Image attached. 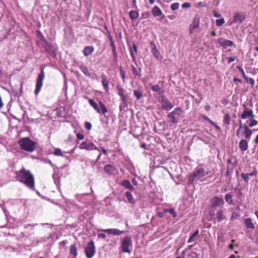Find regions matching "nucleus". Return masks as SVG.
Wrapping results in <instances>:
<instances>
[{"label": "nucleus", "mask_w": 258, "mask_h": 258, "mask_svg": "<svg viewBox=\"0 0 258 258\" xmlns=\"http://www.w3.org/2000/svg\"><path fill=\"white\" fill-rule=\"evenodd\" d=\"M54 155L57 156H62L63 153L59 148H56L53 152Z\"/></svg>", "instance_id": "obj_42"}, {"label": "nucleus", "mask_w": 258, "mask_h": 258, "mask_svg": "<svg viewBox=\"0 0 258 258\" xmlns=\"http://www.w3.org/2000/svg\"><path fill=\"white\" fill-rule=\"evenodd\" d=\"M131 69H132V73L135 77H141V75L138 73L137 69L136 68V67L132 65L131 66Z\"/></svg>", "instance_id": "obj_39"}, {"label": "nucleus", "mask_w": 258, "mask_h": 258, "mask_svg": "<svg viewBox=\"0 0 258 258\" xmlns=\"http://www.w3.org/2000/svg\"><path fill=\"white\" fill-rule=\"evenodd\" d=\"M96 252L95 246L93 241L91 240L87 244L85 249V252L87 258H92Z\"/></svg>", "instance_id": "obj_8"}, {"label": "nucleus", "mask_w": 258, "mask_h": 258, "mask_svg": "<svg viewBox=\"0 0 258 258\" xmlns=\"http://www.w3.org/2000/svg\"><path fill=\"white\" fill-rule=\"evenodd\" d=\"M218 43L224 48H226L227 47H232L233 46L234 48L236 47V45L233 43V41L225 39L223 38H220L218 41Z\"/></svg>", "instance_id": "obj_12"}, {"label": "nucleus", "mask_w": 258, "mask_h": 258, "mask_svg": "<svg viewBox=\"0 0 258 258\" xmlns=\"http://www.w3.org/2000/svg\"><path fill=\"white\" fill-rule=\"evenodd\" d=\"M235 60V57H228V63L229 64L231 62L234 61Z\"/></svg>", "instance_id": "obj_61"}, {"label": "nucleus", "mask_w": 258, "mask_h": 258, "mask_svg": "<svg viewBox=\"0 0 258 258\" xmlns=\"http://www.w3.org/2000/svg\"><path fill=\"white\" fill-rule=\"evenodd\" d=\"M136 3H137L136 0L132 1V8H137Z\"/></svg>", "instance_id": "obj_64"}, {"label": "nucleus", "mask_w": 258, "mask_h": 258, "mask_svg": "<svg viewBox=\"0 0 258 258\" xmlns=\"http://www.w3.org/2000/svg\"><path fill=\"white\" fill-rule=\"evenodd\" d=\"M13 92L14 93V95L17 97H19L20 96H21L23 93L22 84H20V87L18 91H16L15 89H13Z\"/></svg>", "instance_id": "obj_35"}, {"label": "nucleus", "mask_w": 258, "mask_h": 258, "mask_svg": "<svg viewBox=\"0 0 258 258\" xmlns=\"http://www.w3.org/2000/svg\"><path fill=\"white\" fill-rule=\"evenodd\" d=\"M125 196L130 203L134 204L135 203L134 198L130 191H126L125 192Z\"/></svg>", "instance_id": "obj_36"}, {"label": "nucleus", "mask_w": 258, "mask_h": 258, "mask_svg": "<svg viewBox=\"0 0 258 258\" xmlns=\"http://www.w3.org/2000/svg\"><path fill=\"white\" fill-rule=\"evenodd\" d=\"M245 19V15L240 13H235L233 16V20L229 23V25L231 26L234 23H241Z\"/></svg>", "instance_id": "obj_11"}, {"label": "nucleus", "mask_w": 258, "mask_h": 258, "mask_svg": "<svg viewBox=\"0 0 258 258\" xmlns=\"http://www.w3.org/2000/svg\"><path fill=\"white\" fill-rule=\"evenodd\" d=\"M159 101L161 104L162 108L164 110H170L174 106L164 96H162L160 98Z\"/></svg>", "instance_id": "obj_10"}, {"label": "nucleus", "mask_w": 258, "mask_h": 258, "mask_svg": "<svg viewBox=\"0 0 258 258\" xmlns=\"http://www.w3.org/2000/svg\"><path fill=\"white\" fill-rule=\"evenodd\" d=\"M104 172L108 175H114L117 173V169L111 164H107L104 166Z\"/></svg>", "instance_id": "obj_15"}, {"label": "nucleus", "mask_w": 258, "mask_h": 258, "mask_svg": "<svg viewBox=\"0 0 258 258\" xmlns=\"http://www.w3.org/2000/svg\"><path fill=\"white\" fill-rule=\"evenodd\" d=\"M151 89L153 91L157 92L159 94H161L164 93V91L157 84L156 85H149Z\"/></svg>", "instance_id": "obj_22"}, {"label": "nucleus", "mask_w": 258, "mask_h": 258, "mask_svg": "<svg viewBox=\"0 0 258 258\" xmlns=\"http://www.w3.org/2000/svg\"><path fill=\"white\" fill-rule=\"evenodd\" d=\"M21 149L28 152H32L36 149V144L29 138H23L19 140Z\"/></svg>", "instance_id": "obj_2"}, {"label": "nucleus", "mask_w": 258, "mask_h": 258, "mask_svg": "<svg viewBox=\"0 0 258 258\" xmlns=\"http://www.w3.org/2000/svg\"><path fill=\"white\" fill-rule=\"evenodd\" d=\"M128 14L130 19L132 20L137 19L139 16V12L134 10L131 11Z\"/></svg>", "instance_id": "obj_30"}, {"label": "nucleus", "mask_w": 258, "mask_h": 258, "mask_svg": "<svg viewBox=\"0 0 258 258\" xmlns=\"http://www.w3.org/2000/svg\"><path fill=\"white\" fill-rule=\"evenodd\" d=\"M224 122L226 123L227 124L229 125L230 123V117L229 115L227 113L224 115Z\"/></svg>", "instance_id": "obj_45"}, {"label": "nucleus", "mask_w": 258, "mask_h": 258, "mask_svg": "<svg viewBox=\"0 0 258 258\" xmlns=\"http://www.w3.org/2000/svg\"><path fill=\"white\" fill-rule=\"evenodd\" d=\"M102 83L106 92H108L109 90V82L106 76L103 75L102 77Z\"/></svg>", "instance_id": "obj_26"}, {"label": "nucleus", "mask_w": 258, "mask_h": 258, "mask_svg": "<svg viewBox=\"0 0 258 258\" xmlns=\"http://www.w3.org/2000/svg\"><path fill=\"white\" fill-rule=\"evenodd\" d=\"M211 203L212 207H217L223 206L224 204V201L223 199L215 196L211 199Z\"/></svg>", "instance_id": "obj_14"}, {"label": "nucleus", "mask_w": 258, "mask_h": 258, "mask_svg": "<svg viewBox=\"0 0 258 258\" xmlns=\"http://www.w3.org/2000/svg\"><path fill=\"white\" fill-rule=\"evenodd\" d=\"M113 56V60L114 62L117 61V53L116 51H115V52H112Z\"/></svg>", "instance_id": "obj_58"}, {"label": "nucleus", "mask_w": 258, "mask_h": 258, "mask_svg": "<svg viewBox=\"0 0 258 258\" xmlns=\"http://www.w3.org/2000/svg\"><path fill=\"white\" fill-rule=\"evenodd\" d=\"M101 231L108 234H112L113 235L117 236L120 235L121 234H123L125 232L124 231L120 230L116 228L102 229L101 230Z\"/></svg>", "instance_id": "obj_16"}, {"label": "nucleus", "mask_w": 258, "mask_h": 258, "mask_svg": "<svg viewBox=\"0 0 258 258\" xmlns=\"http://www.w3.org/2000/svg\"><path fill=\"white\" fill-rule=\"evenodd\" d=\"M79 68L81 70V71L84 73V74L92 79H94V77L95 76V74H92L89 73L88 70V68L86 66L84 65H78Z\"/></svg>", "instance_id": "obj_20"}, {"label": "nucleus", "mask_w": 258, "mask_h": 258, "mask_svg": "<svg viewBox=\"0 0 258 258\" xmlns=\"http://www.w3.org/2000/svg\"><path fill=\"white\" fill-rule=\"evenodd\" d=\"M16 178H17V180L24 184L30 189H34V177L29 170H27L25 168H23L20 170L16 171Z\"/></svg>", "instance_id": "obj_1"}, {"label": "nucleus", "mask_w": 258, "mask_h": 258, "mask_svg": "<svg viewBox=\"0 0 258 258\" xmlns=\"http://www.w3.org/2000/svg\"><path fill=\"white\" fill-rule=\"evenodd\" d=\"M225 23V20L224 18H222L220 19H218L216 20V24L218 27H220L222 26Z\"/></svg>", "instance_id": "obj_43"}, {"label": "nucleus", "mask_w": 258, "mask_h": 258, "mask_svg": "<svg viewBox=\"0 0 258 258\" xmlns=\"http://www.w3.org/2000/svg\"><path fill=\"white\" fill-rule=\"evenodd\" d=\"M213 14H214V16L216 18L221 17V14L216 11H213Z\"/></svg>", "instance_id": "obj_55"}, {"label": "nucleus", "mask_w": 258, "mask_h": 258, "mask_svg": "<svg viewBox=\"0 0 258 258\" xmlns=\"http://www.w3.org/2000/svg\"><path fill=\"white\" fill-rule=\"evenodd\" d=\"M190 6H191V5H190V4L189 3L186 2V3H183L181 7L182 8L184 9V8H188Z\"/></svg>", "instance_id": "obj_53"}, {"label": "nucleus", "mask_w": 258, "mask_h": 258, "mask_svg": "<svg viewBox=\"0 0 258 258\" xmlns=\"http://www.w3.org/2000/svg\"><path fill=\"white\" fill-rule=\"evenodd\" d=\"M241 130L240 129H239L238 128L236 131V136L237 137H238L239 138L242 137L243 136L240 133V132H241Z\"/></svg>", "instance_id": "obj_60"}, {"label": "nucleus", "mask_w": 258, "mask_h": 258, "mask_svg": "<svg viewBox=\"0 0 258 258\" xmlns=\"http://www.w3.org/2000/svg\"><path fill=\"white\" fill-rule=\"evenodd\" d=\"M94 48L92 46H87L85 47L83 50V54L85 56L90 55L94 51Z\"/></svg>", "instance_id": "obj_24"}, {"label": "nucleus", "mask_w": 258, "mask_h": 258, "mask_svg": "<svg viewBox=\"0 0 258 258\" xmlns=\"http://www.w3.org/2000/svg\"><path fill=\"white\" fill-rule=\"evenodd\" d=\"M244 127L245 130H244V133L245 138L247 139H249L252 133V131L248 127V126Z\"/></svg>", "instance_id": "obj_32"}, {"label": "nucleus", "mask_w": 258, "mask_h": 258, "mask_svg": "<svg viewBox=\"0 0 258 258\" xmlns=\"http://www.w3.org/2000/svg\"><path fill=\"white\" fill-rule=\"evenodd\" d=\"M200 24V17L199 16L196 15L192 20L191 24H190L189 28V31L190 34H192L194 30L197 28Z\"/></svg>", "instance_id": "obj_13"}, {"label": "nucleus", "mask_w": 258, "mask_h": 258, "mask_svg": "<svg viewBox=\"0 0 258 258\" xmlns=\"http://www.w3.org/2000/svg\"><path fill=\"white\" fill-rule=\"evenodd\" d=\"M109 40H110V46H111V47L112 48V52H115V51H116L115 45V44H114V43L113 42L112 38L110 36V37H109Z\"/></svg>", "instance_id": "obj_41"}, {"label": "nucleus", "mask_w": 258, "mask_h": 258, "mask_svg": "<svg viewBox=\"0 0 258 258\" xmlns=\"http://www.w3.org/2000/svg\"><path fill=\"white\" fill-rule=\"evenodd\" d=\"M88 102L90 105L98 113H102L103 115L108 112V109L102 102L99 101L98 103L96 102L93 99H89Z\"/></svg>", "instance_id": "obj_5"}, {"label": "nucleus", "mask_w": 258, "mask_h": 258, "mask_svg": "<svg viewBox=\"0 0 258 258\" xmlns=\"http://www.w3.org/2000/svg\"><path fill=\"white\" fill-rule=\"evenodd\" d=\"M183 113L182 109L180 107H176L173 111L170 112L167 116L169 119V122L170 123L176 124L179 121V118L177 116H180Z\"/></svg>", "instance_id": "obj_6"}, {"label": "nucleus", "mask_w": 258, "mask_h": 258, "mask_svg": "<svg viewBox=\"0 0 258 258\" xmlns=\"http://www.w3.org/2000/svg\"><path fill=\"white\" fill-rule=\"evenodd\" d=\"M239 147L241 151H246L248 148L247 142L244 139L241 140L239 142Z\"/></svg>", "instance_id": "obj_23"}, {"label": "nucleus", "mask_w": 258, "mask_h": 258, "mask_svg": "<svg viewBox=\"0 0 258 258\" xmlns=\"http://www.w3.org/2000/svg\"><path fill=\"white\" fill-rule=\"evenodd\" d=\"M237 69H238L240 71V72L241 73V74H242L243 77L244 78V79L246 81H248V78L245 75L243 69L241 67H237Z\"/></svg>", "instance_id": "obj_46"}, {"label": "nucleus", "mask_w": 258, "mask_h": 258, "mask_svg": "<svg viewBox=\"0 0 258 258\" xmlns=\"http://www.w3.org/2000/svg\"><path fill=\"white\" fill-rule=\"evenodd\" d=\"M122 101V103L119 105V109L120 111L122 110L124 108L127 107L128 103L126 99V97H122L120 98Z\"/></svg>", "instance_id": "obj_28"}, {"label": "nucleus", "mask_w": 258, "mask_h": 258, "mask_svg": "<svg viewBox=\"0 0 258 258\" xmlns=\"http://www.w3.org/2000/svg\"><path fill=\"white\" fill-rule=\"evenodd\" d=\"M45 73L44 68H41V72L39 74L36 83V88L34 91L35 94L37 95L40 92L43 85V81L44 78Z\"/></svg>", "instance_id": "obj_7"}, {"label": "nucleus", "mask_w": 258, "mask_h": 258, "mask_svg": "<svg viewBox=\"0 0 258 258\" xmlns=\"http://www.w3.org/2000/svg\"><path fill=\"white\" fill-rule=\"evenodd\" d=\"M247 82H249V83L250 84V85L252 86H253L254 84H255V81L253 79V78H248V81H247Z\"/></svg>", "instance_id": "obj_57"}, {"label": "nucleus", "mask_w": 258, "mask_h": 258, "mask_svg": "<svg viewBox=\"0 0 258 258\" xmlns=\"http://www.w3.org/2000/svg\"><path fill=\"white\" fill-rule=\"evenodd\" d=\"M119 72L121 75V78L123 81V82H125V73L124 71L123 70L122 67H120L119 68Z\"/></svg>", "instance_id": "obj_40"}, {"label": "nucleus", "mask_w": 258, "mask_h": 258, "mask_svg": "<svg viewBox=\"0 0 258 258\" xmlns=\"http://www.w3.org/2000/svg\"><path fill=\"white\" fill-rule=\"evenodd\" d=\"M152 47V52L154 57L157 58L158 60H160L162 59V57L160 55L159 51L157 49V47L153 42L150 43Z\"/></svg>", "instance_id": "obj_17"}, {"label": "nucleus", "mask_w": 258, "mask_h": 258, "mask_svg": "<svg viewBox=\"0 0 258 258\" xmlns=\"http://www.w3.org/2000/svg\"><path fill=\"white\" fill-rule=\"evenodd\" d=\"M151 13L154 17L162 16V18L165 17L161 10L157 6H154L152 10Z\"/></svg>", "instance_id": "obj_19"}, {"label": "nucleus", "mask_w": 258, "mask_h": 258, "mask_svg": "<svg viewBox=\"0 0 258 258\" xmlns=\"http://www.w3.org/2000/svg\"><path fill=\"white\" fill-rule=\"evenodd\" d=\"M79 148L81 149H85L88 151L98 150V148L93 143L87 140L82 142Z\"/></svg>", "instance_id": "obj_9"}, {"label": "nucleus", "mask_w": 258, "mask_h": 258, "mask_svg": "<svg viewBox=\"0 0 258 258\" xmlns=\"http://www.w3.org/2000/svg\"><path fill=\"white\" fill-rule=\"evenodd\" d=\"M216 218L219 222L226 219V216L224 214V212L221 210H218L217 212Z\"/></svg>", "instance_id": "obj_25"}, {"label": "nucleus", "mask_w": 258, "mask_h": 258, "mask_svg": "<svg viewBox=\"0 0 258 258\" xmlns=\"http://www.w3.org/2000/svg\"><path fill=\"white\" fill-rule=\"evenodd\" d=\"M121 185L130 190H133L134 189V187L131 184L130 181L128 180L125 179L122 180Z\"/></svg>", "instance_id": "obj_27"}, {"label": "nucleus", "mask_w": 258, "mask_h": 258, "mask_svg": "<svg viewBox=\"0 0 258 258\" xmlns=\"http://www.w3.org/2000/svg\"><path fill=\"white\" fill-rule=\"evenodd\" d=\"M85 127L88 130H90L92 128L91 123L89 122H86L85 123Z\"/></svg>", "instance_id": "obj_51"}, {"label": "nucleus", "mask_w": 258, "mask_h": 258, "mask_svg": "<svg viewBox=\"0 0 258 258\" xmlns=\"http://www.w3.org/2000/svg\"><path fill=\"white\" fill-rule=\"evenodd\" d=\"M199 232V230H197L194 233H193L191 234V235L189 237V238L187 241V243H191V242H192L194 241V238L198 235Z\"/></svg>", "instance_id": "obj_37"}, {"label": "nucleus", "mask_w": 258, "mask_h": 258, "mask_svg": "<svg viewBox=\"0 0 258 258\" xmlns=\"http://www.w3.org/2000/svg\"><path fill=\"white\" fill-rule=\"evenodd\" d=\"M239 216L240 215L238 213L233 212L231 215V219L232 220H235L237 219Z\"/></svg>", "instance_id": "obj_50"}, {"label": "nucleus", "mask_w": 258, "mask_h": 258, "mask_svg": "<svg viewBox=\"0 0 258 258\" xmlns=\"http://www.w3.org/2000/svg\"><path fill=\"white\" fill-rule=\"evenodd\" d=\"M244 224L247 229H254L255 228L254 223L250 218L245 219Z\"/></svg>", "instance_id": "obj_21"}, {"label": "nucleus", "mask_w": 258, "mask_h": 258, "mask_svg": "<svg viewBox=\"0 0 258 258\" xmlns=\"http://www.w3.org/2000/svg\"><path fill=\"white\" fill-rule=\"evenodd\" d=\"M241 176L242 177V178L243 179V180L245 181V182H248L249 178V174L248 173H246V174H241Z\"/></svg>", "instance_id": "obj_49"}, {"label": "nucleus", "mask_w": 258, "mask_h": 258, "mask_svg": "<svg viewBox=\"0 0 258 258\" xmlns=\"http://www.w3.org/2000/svg\"><path fill=\"white\" fill-rule=\"evenodd\" d=\"M70 250L71 254L74 256V258H76L78 253L77 247L75 244H73L71 245Z\"/></svg>", "instance_id": "obj_29"}, {"label": "nucleus", "mask_w": 258, "mask_h": 258, "mask_svg": "<svg viewBox=\"0 0 258 258\" xmlns=\"http://www.w3.org/2000/svg\"><path fill=\"white\" fill-rule=\"evenodd\" d=\"M239 129H240V130H242V129H244V130H245V127L244 126H247L245 124H243L242 123V122H241V120H239Z\"/></svg>", "instance_id": "obj_56"}, {"label": "nucleus", "mask_w": 258, "mask_h": 258, "mask_svg": "<svg viewBox=\"0 0 258 258\" xmlns=\"http://www.w3.org/2000/svg\"><path fill=\"white\" fill-rule=\"evenodd\" d=\"M179 7V4L178 3H174L171 5L170 8L172 11H175L178 9Z\"/></svg>", "instance_id": "obj_44"}, {"label": "nucleus", "mask_w": 258, "mask_h": 258, "mask_svg": "<svg viewBox=\"0 0 258 258\" xmlns=\"http://www.w3.org/2000/svg\"><path fill=\"white\" fill-rule=\"evenodd\" d=\"M116 89L117 90V94L120 97V98L126 96L124 93L125 91L120 85H117Z\"/></svg>", "instance_id": "obj_31"}, {"label": "nucleus", "mask_w": 258, "mask_h": 258, "mask_svg": "<svg viewBox=\"0 0 258 258\" xmlns=\"http://www.w3.org/2000/svg\"><path fill=\"white\" fill-rule=\"evenodd\" d=\"M133 247L132 237L130 236H125L121 239L120 249L124 253H130Z\"/></svg>", "instance_id": "obj_4"}, {"label": "nucleus", "mask_w": 258, "mask_h": 258, "mask_svg": "<svg viewBox=\"0 0 258 258\" xmlns=\"http://www.w3.org/2000/svg\"><path fill=\"white\" fill-rule=\"evenodd\" d=\"M251 120H250V122L249 124V127H253L254 126H255L258 123V122L256 120L254 119H253V118H251Z\"/></svg>", "instance_id": "obj_47"}, {"label": "nucleus", "mask_w": 258, "mask_h": 258, "mask_svg": "<svg viewBox=\"0 0 258 258\" xmlns=\"http://www.w3.org/2000/svg\"><path fill=\"white\" fill-rule=\"evenodd\" d=\"M211 124L213 125L217 130L219 131L221 130L220 127L219 125H218L216 122L212 121Z\"/></svg>", "instance_id": "obj_59"}, {"label": "nucleus", "mask_w": 258, "mask_h": 258, "mask_svg": "<svg viewBox=\"0 0 258 258\" xmlns=\"http://www.w3.org/2000/svg\"><path fill=\"white\" fill-rule=\"evenodd\" d=\"M207 174L204 168L199 167H196L194 171L188 175V184H192L195 180H199Z\"/></svg>", "instance_id": "obj_3"}, {"label": "nucleus", "mask_w": 258, "mask_h": 258, "mask_svg": "<svg viewBox=\"0 0 258 258\" xmlns=\"http://www.w3.org/2000/svg\"><path fill=\"white\" fill-rule=\"evenodd\" d=\"M130 52L131 56L133 59V61L134 62H136V56H135V54L134 53L133 50L131 47H130Z\"/></svg>", "instance_id": "obj_48"}, {"label": "nucleus", "mask_w": 258, "mask_h": 258, "mask_svg": "<svg viewBox=\"0 0 258 258\" xmlns=\"http://www.w3.org/2000/svg\"><path fill=\"white\" fill-rule=\"evenodd\" d=\"M221 103L222 104L226 105L228 103V101L226 98H224L222 100Z\"/></svg>", "instance_id": "obj_62"}, {"label": "nucleus", "mask_w": 258, "mask_h": 258, "mask_svg": "<svg viewBox=\"0 0 258 258\" xmlns=\"http://www.w3.org/2000/svg\"><path fill=\"white\" fill-rule=\"evenodd\" d=\"M134 95L136 97L137 100H140L143 97V92L139 89L134 90Z\"/></svg>", "instance_id": "obj_34"}, {"label": "nucleus", "mask_w": 258, "mask_h": 258, "mask_svg": "<svg viewBox=\"0 0 258 258\" xmlns=\"http://www.w3.org/2000/svg\"><path fill=\"white\" fill-rule=\"evenodd\" d=\"M98 237L99 238H102V239H105L106 237V235L103 233L98 234Z\"/></svg>", "instance_id": "obj_63"}, {"label": "nucleus", "mask_w": 258, "mask_h": 258, "mask_svg": "<svg viewBox=\"0 0 258 258\" xmlns=\"http://www.w3.org/2000/svg\"><path fill=\"white\" fill-rule=\"evenodd\" d=\"M232 197L233 195L230 193L227 194L225 196V200L229 205L233 204Z\"/></svg>", "instance_id": "obj_33"}, {"label": "nucleus", "mask_w": 258, "mask_h": 258, "mask_svg": "<svg viewBox=\"0 0 258 258\" xmlns=\"http://www.w3.org/2000/svg\"><path fill=\"white\" fill-rule=\"evenodd\" d=\"M202 117L204 120L208 121L210 124L212 123L213 121L206 115H203Z\"/></svg>", "instance_id": "obj_52"}, {"label": "nucleus", "mask_w": 258, "mask_h": 258, "mask_svg": "<svg viewBox=\"0 0 258 258\" xmlns=\"http://www.w3.org/2000/svg\"><path fill=\"white\" fill-rule=\"evenodd\" d=\"M240 117L243 119H245L249 118H253L254 114L253 113V110L252 109L244 110L242 113L241 114Z\"/></svg>", "instance_id": "obj_18"}, {"label": "nucleus", "mask_w": 258, "mask_h": 258, "mask_svg": "<svg viewBox=\"0 0 258 258\" xmlns=\"http://www.w3.org/2000/svg\"><path fill=\"white\" fill-rule=\"evenodd\" d=\"M76 136L79 140H81L84 139V136L81 133H78L77 134Z\"/></svg>", "instance_id": "obj_54"}, {"label": "nucleus", "mask_w": 258, "mask_h": 258, "mask_svg": "<svg viewBox=\"0 0 258 258\" xmlns=\"http://www.w3.org/2000/svg\"><path fill=\"white\" fill-rule=\"evenodd\" d=\"M164 212H168L170 214L172 215L173 217L175 218L176 217V214L173 208L165 209Z\"/></svg>", "instance_id": "obj_38"}]
</instances>
